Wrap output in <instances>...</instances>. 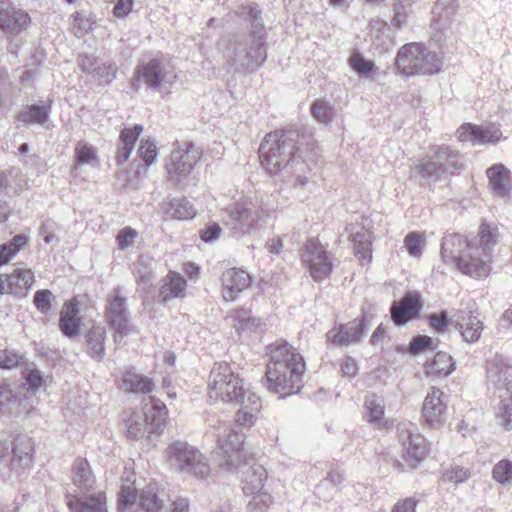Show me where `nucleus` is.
I'll return each instance as SVG.
<instances>
[{
    "instance_id": "obj_1",
    "label": "nucleus",
    "mask_w": 512,
    "mask_h": 512,
    "mask_svg": "<svg viewBox=\"0 0 512 512\" xmlns=\"http://www.w3.org/2000/svg\"><path fill=\"white\" fill-rule=\"evenodd\" d=\"M208 396L212 401L239 405L235 415L237 424L251 427L257 420L261 400L253 391L245 388L243 379L225 361L216 362L210 372Z\"/></svg>"
},
{
    "instance_id": "obj_2",
    "label": "nucleus",
    "mask_w": 512,
    "mask_h": 512,
    "mask_svg": "<svg viewBox=\"0 0 512 512\" xmlns=\"http://www.w3.org/2000/svg\"><path fill=\"white\" fill-rule=\"evenodd\" d=\"M298 134L292 130H276L267 134L259 147L261 166L271 176L295 175L298 185L304 186L308 177L300 174L305 170V164L300 161L299 148L296 147Z\"/></svg>"
},
{
    "instance_id": "obj_3",
    "label": "nucleus",
    "mask_w": 512,
    "mask_h": 512,
    "mask_svg": "<svg viewBox=\"0 0 512 512\" xmlns=\"http://www.w3.org/2000/svg\"><path fill=\"white\" fill-rule=\"evenodd\" d=\"M248 9V15L254 28L253 33L243 41L229 42L223 51L224 58L228 65L235 70L257 67L266 59L260 11L256 6L252 5H250Z\"/></svg>"
},
{
    "instance_id": "obj_4",
    "label": "nucleus",
    "mask_w": 512,
    "mask_h": 512,
    "mask_svg": "<svg viewBox=\"0 0 512 512\" xmlns=\"http://www.w3.org/2000/svg\"><path fill=\"white\" fill-rule=\"evenodd\" d=\"M305 371L302 354H275L267 365V388L280 398L296 394Z\"/></svg>"
},
{
    "instance_id": "obj_5",
    "label": "nucleus",
    "mask_w": 512,
    "mask_h": 512,
    "mask_svg": "<svg viewBox=\"0 0 512 512\" xmlns=\"http://www.w3.org/2000/svg\"><path fill=\"white\" fill-rule=\"evenodd\" d=\"M269 218V209L257 197L240 196L223 209L224 223L236 236L251 235Z\"/></svg>"
},
{
    "instance_id": "obj_6",
    "label": "nucleus",
    "mask_w": 512,
    "mask_h": 512,
    "mask_svg": "<svg viewBox=\"0 0 512 512\" xmlns=\"http://www.w3.org/2000/svg\"><path fill=\"white\" fill-rule=\"evenodd\" d=\"M487 379L499 392L496 421L506 430L512 429V365L503 354H493L487 360Z\"/></svg>"
},
{
    "instance_id": "obj_7",
    "label": "nucleus",
    "mask_w": 512,
    "mask_h": 512,
    "mask_svg": "<svg viewBox=\"0 0 512 512\" xmlns=\"http://www.w3.org/2000/svg\"><path fill=\"white\" fill-rule=\"evenodd\" d=\"M178 80L176 67L170 59L155 58L135 70L132 86L139 90L143 83L152 91L169 95Z\"/></svg>"
},
{
    "instance_id": "obj_8",
    "label": "nucleus",
    "mask_w": 512,
    "mask_h": 512,
    "mask_svg": "<svg viewBox=\"0 0 512 512\" xmlns=\"http://www.w3.org/2000/svg\"><path fill=\"white\" fill-rule=\"evenodd\" d=\"M167 418L166 405L159 399L150 397L140 411L132 412L125 419L127 436L134 440L160 434Z\"/></svg>"
},
{
    "instance_id": "obj_9",
    "label": "nucleus",
    "mask_w": 512,
    "mask_h": 512,
    "mask_svg": "<svg viewBox=\"0 0 512 512\" xmlns=\"http://www.w3.org/2000/svg\"><path fill=\"white\" fill-rule=\"evenodd\" d=\"M442 64V58L421 43L402 46L396 57V67L405 76L435 74L441 70Z\"/></svg>"
},
{
    "instance_id": "obj_10",
    "label": "nucleus",
    "mask_w": 512,
    "mask_h": 512,
    "mask_svg": "<svg viewBox=\"0 0 512 512\" xmlns=\"http://www.w3.org/2000/svg\"><path fill=\"white\" fill-rule=\"evenodd\" d=\"M212 433L217 438V448L222 456L221 466L224 469L233 471L248 462L250 456L244 447L243 433L222 420L212 426Z\"/></svg>"
},
{
    "instance_id": "obj_11",
    "label": "nucleus",
    "mask_w": 512,
    "mask_h": 512,
    "mask_svg": "<svg viewBox=\"0 0 512 512\" xmlns=\"http://www.w3.org/2000/svg\"><path fill=\"white\" fill-rule=\"evenodd\" d=\"M168 465L179 472L198 478H206L210 473L207 458L195 447L184 441H174L165 449Z\"/></svg>"
},
{
    "instance_id": "obj_12",
    "label": "nucleus",
    "mask_w": 512,
    "mask_h": 512,
    "mask_svg": "<svg viewBox=\"0 0 512 512\" xmlns=\"http://www.w3.org/2000/svg\"><path fill=\"white\" fill-rule=\"evenodd\" d=\"M462 166L461 157L457 151L440 145L431 147L427 158L417 161L416 169L424 178L439 180L460 170Z\"/></svg>"
},
{
    "instance_id": "obj_13",
    "label": "nucleus",
    "mask_w": 512,
    "mask_h": 512,
    "mask_svg": "<svg viewBox=\"0 0 512 512\" xmlns=\"http://www.w3.org/2000/svg\"><path fill=\"white\" fill-rule=\"evenodd\" d=\"M34 442L27 435L17 436L5 453L6 462L1 463L0 472L8 478L23 476L33 466Z\"/></svg>"
},
{
    "instance_id": "obj_14",
    "label": "nucleus",
    "mask_w": 512,
    "mask_h": 512,
    "mask_svg": "<svg viewBox=\"0 0 512 512\" xmlns=\"http://www.w3.org/2000/svg\"><path fill=\"white\" fill-rule=\"evenodd\" d=\"M301 261L313 280L321 282L327 279L333 269L329 252L317 239H309L301 251Z\"/></svg>"
},
{
    "instance_id": "obj_15",
    "label": "nucleus",
    "mask_w": 512,
    "mask_h": 512,
    "mask_svg": "<svg viewBox=\"0 0 512 512\" xmlns=\"http://www.w3.org/2000/svg\"><path fill=\"white\" fill-rule=\"evenodd\" d=\"M199 158L200 150L194 144L177 142L166 164L169 180L177 183L186 178Z\"/></svg>"
},
{
    "instance_id": "obj_16",
    "label": "nucleus",
    "mask_w": 512,
    "mask_h": 512,
    "mask_svg": "<svg viewBox=\"0 0 512 512\" xmlns=\"http://www.w3.org/2000/svg\"><path fill=\"white\" fill-rule=\"evenodd\" d=\"M106 317L109 324L115 330L116 341L134 332V328L130 325L128 317L126 298L120 296L118 290H115L114 294L108 297Z\"/></svg>"
},
{
    "instance_id": "obj_17",
    "label": "nucleus",
    "mask_w": 512,
    "mask_h": 512,
    "mask_svg": "<svg viewBox=\"0 0 512 512\" xmlns=\"http://www.w3.org/2000/svg\"><path fill=\"white\" fill-rule=\"evenodd\" d=\"M492 262L490 253L478 251L472 243L462 258H458L457 268L460 272L472 278H485L491 272Z\"/></svg>"
},
{
    "instance_id": "obj_18",
    "label": "nucleus",
    "mask_w": 512,
    "mask_h": 512,
    "mask_svg": "<svg viewBox=\"0 0 512 512\" xmlns=\"http://www.w3.org/2000/svg\"><path fill=\"white\" fill-rule=\"evenodd\" d=\"M398 430L400 431V441L405 460L412 465L424 460L429 453V445L426 439L413 429L406 427V425H402Z\"/></svg>"
},
{
    "instance_id": "obj_19",
    "label": "nucleus",
    "mask_w": 512,
    "mask_h": 512,
    "mask_svg": "<svg viewBox=\"0 0 512 512\" xmlns=\"http://www.w3.org/2000/svg\"><path fill=\"white\" fill-rule=\"evenodd\" d=\"M95 479L86 459L77 458L72 467V483L66 489V498L91 493Z\"/></svg>"
},
{
    "instance_id": "obj_20",
    "label": "nucleus",
    "mask_w": 512,
    "mask_h": 512,
    "mask_svg": "<svg viewBox=\"0 0 512 512\" xmlns=\"http://www.w3.org/2000/svg\"><path fill=\"white\" fill-rule=\"evenodd\" d=\"M447 406L444 402V393L432 387L423 402L422 416L425 423L431 428H437L446 420Z\"/></svg>"
},
{
    "instance_id": "obj_21",
    "label": "nucleus",
    "mask_w": 512,
    "mask_h": 512,
    "mask_svg": "<svg viewBox=\"0 0 512 512\" xmlns=\"http://www.w3.org/2000/svg\"><path fill=\"white\" fill-rule=\"evenodd\" d=\"M422 297L418 291H408L399 302L391 306V319L396 326H402L416 318L422 309Z\"/></svg>"
},
{
    "instance_id": "obj_22",
    "label": "nucleus",
    "mask_w": 512,
    "mask_h": 512,
    "mask_svg": "<svg viewBox=\"0 0 512 512\" xmlns=\"http://www.w3.org/2000/svg\"><path fill=\"white\" fill-rule=\"evenodd\" d=\"M501 130L495 125L463 124L457 130V138L461 142H471L473 145L494 144L500 141Z\"/></svg>"
},
{
    "instance_id": "obj_23",
    "label": "nucleus",
    "mask_w": 512,
    "mask_h": 512,
    "mask_svg": "<svg viewBox=\"0 0 512 512\" xmlns=\"http://www.w3.org/2000/svg\"><path fill=\"white\" fill-rule=\"evenodd\" d=\"M29 15L9 1H0V28L10 34H18L30 25Z\"/></svg>"
},
{
    "instance_id": "obj_24",
    "label": "nucleus",
    "mask_w": 512,
    "mask_h": 512,
    "mask_svg": "<svg viewBox=\"0 0 512 512\" xmlns=\"http://www.w3.org/2000/svg\"><path fill=\"white\" fill-rule=\"evenodd\" d=\"M364 326V319H354L346 324L334 326L327 333V341L337 347L353 344L363 336Z\"/></svg>"
},
{
    "instance_id": "obj_25",
    "label": "nucleus",
    "mask_w": 512,
    "mask_h": 512,
    "mask_svg": "<svg viewBox=\"0 0 512 512\" xmlns=\"http://www.w3.org/2000/svg\"><path fill=\"white\" fill-rule=\"evenodd\" d=\"M222 295L226 301H233L237 295L249 287L251 277L240 268H230L222 274Z\"/></svg>"
},
{
    "instance_id": "obj_26",
    "label": "nucleus",
    "mask_w": 512,
    "mask_h": 512,
    "mask_svg": "<svg viewBox=\"0 0 512 512\" xmlns=\"http://www.w3.org/2000/svg\"><path fill=\"white\" fill-rule=\"evenodd\" d=\"M472 245L467 239L457 233L445 235L441 244V256L446 264L453 266L458 265V258H462L463 254Z\"/></svg>"
},
{
    "instance_id": "obj_27",
    "label": "nucleus",
    "mask_w": 512,
    "mask_h": 512,
    "mask_svg": "<svg viewBox=\"0 0 512 512\" xmlns=\"http://www.w3.org/2000/svg\"><path fill=\"white\" fill-rule=\"evenodd\" d=\"M71 512H107L106 497L103 493H88L66 498Z\"/></svg>"
},
{
    "instance_id": "obj_28",
    "label": "nucleus",
    "mask_w": 512,
    "mask_h": 512,
    "mask_svg": "<svg viewBox=\"0 0 512 512\" xmlns=\"http://www.w3.org/2000/svg\"><path fill=\"white\" fill-rule=\"evenodd\" d=\"M79 313L80 310L76 300L64 303L60 312L59 327L65 336L74 337L79 334L81 323Z\"/></svg>"
},
{
    "instance_id": "obj_29",
    "label": "nucleus",
    "mask_w": 512,
    "mask_h": 512,
    "mask_svg": "<svg viewBox=\"0 0 512 512\" xmlns=\"http://www.w3.org/2000/svg\"><path fill=\"white\" fill-rule=\"evenodd\" d=\"M160 210L165 220H185L196 215V210L186 198L165 199L160 204Z\"/></svg>"
},
{
    "instance_id": "obj_30",
    "label": "nucleus",
    "mask_w": 512,
    "mask_h": 512,
    "mask_svg": "<svg viewBox=\"0 0 512 512\" xmlns=\"http://www.w3.org/2000/svg\"><path fill=\"white\" fill-rule=\"evenodd\" d=\"M168 496L164 489L149 485L140 495V505L145 512H169Z\"/></svg>"
},
{
    "instance_id": "obj_31",
    "label": "nucleus",
    "mask_w": 512,
    "mask_h": 512,
    "mask_svg": "<svg viewBox=\"0 0 512 512\" xmlns=\"http://www.w3.org/2000/svg\"><path fill=\"white\" fill-rule=\"evenodd\" d=\"M489 186L494 195L506 197L511 188L510 171L503 164H494L487 170Z\"/></svg>"
},
{
    "instance_id": "obj_32",
    "label": "nucleus",
    "mask_w": 512,
    "mask_h": 512,
    "mask_svg": "<svg viewBox=\"0 0 512 512\" xmlns=\"http://www.w3.org/2000/svg\"><path fill=\"white\" fill-rule=\"evenodd\" d=\"M53 376L35 367H27L23 372V387L29 394L45 391L51 386Z\"/></svg>"
},
{
    "instance_id": "obj_33",
    "label": "nucleus",
    "mask_w": 512,
    "mask_h": 512,
    "mask_svg": "<svg viewBox=\"0 0 512 512\" xmlns=\"http://www.w3.org/2000/svg\"><path fill=\"white\" fill-rule=\"evenodd\" d=\"M4 276L7 279L8 292L15 295H25L34 283V273L26 267H18L11 274Z\"/></svg>"
},
{
    "instance_id": "obj_34",
    "label": "nucleus",
    "mask_w": 512,
    "mask_h": 512,
    "mask_svg": "<svg viewBox=\"0 0 512 512\" xmlns=\"http://www.w3.org/2000/svg\"><path fill=\"white\" fill-rule=\"evenodd\" d=\"M143 131V126L136 124L132 128H124L119 138V147L116 156L117 165L121 166L129 159L137 138Z\"/></svg>"
},
{
    "instance_id": "obj_35",
    "label": "nucleus",
    "mask_w": 512,
    "mask_h": 512,
    "mask_svg": "<svg viewBox=\"0 0 512 512\" xmlns=\"http://www.w3.org/2000/svg\"><path fill=\"white\" fill-rule=\"evenodd\" d=\"M121 388L128 392L146 394L153 391L154 383L149 377L136 373L132 368L123 374Z\"/></svg>"
},
{
    "instance_id": "obj_36",
    "label": "nucleus",
    "mask_w": 512,
    "mask_h": 512,
    "mask_svg": "<svg viewBox=\"0 0 512 512\" xmlns=\"http://www.w3.org/2000/svg\"><path fill=\"white\" fill-rule=\"evenodd\" d=\"M234 327L239 334H249L252 332H263L266 324L258 317L251 314L250 311L240 310L234 315Z\"/></svg>"
},
{
    "instance_id": "obj_37",
    "label": "nucleus",
    "mask_w": 512,
    "mask_h": 512,
    "mask_svg": "<svg viewBox=\"0 0 512 512\" xmlns=\"http://www.w3.org/2000/svg\"><path fill=\"white\" fill-rule=\"evenodd\" d=\"M186 289L185 279L178 273L170 271L163 279L159 296L163 302L169 299L181 297Z\"/></svg>"
},
{
    "instance_id": "obj_38",
    "label": "nucleus",
    "mask_w": 512,
    "mask_h": 512,
    "mask_svg": "<svg viewBox=\"0 0 512 512\" xmlns=\"http://www.w3.org/2000/svg\"><path fill=\"white\" fill-rule=\"evenodd\" d=\"M267 472L264 467L257 465L246 470L243 478V493L251 494L265 489Z\"/></svg>"
},
{
    "instance_id": "obj_39",
    "label": "nucleus",
    "mask_w": 512,
    "mask_h": 512,
    "mask_svg": "<svg viewBox=\"0 0 512 512\" xmlns=\"http://www.w3.org/2000/svg\"><path fill=\"white\" fill-rule=\"evenodd\" d=\"M366 418L369 423L377 426L378 428L386 425L384 417L385 404L382 397L377 395H370L365 400Z\"/></svg>"
},
{
    "instance_id": "obj_40",
    "label": "nucleus",
    "mask_w": 512,
    "mask_h": 512,
    "mask_svg": "<svg viewBox=\"0 0 512 512\" xmlns=\"http://www.w3.org/2000/svg\"><path fill=\"white\" fill-rule=\"evenodd\" d=\"M425 367L427 374L445 377L454 370L455 361L451 354H434L432 359L426 361Z\"/></svg>"
},
{
    "instance_id": "obj_41",
    "label": "nucleus",
    "mask_w": 512,
    "mask_h": 512,
    "mask_svg": "<svg viewBox=\"0 0 512 512\" xmlns=\"http://www.w3.org/2000/svg\"><path fill=\"white\" fill-rule=\"evenodd\" d=\"M460 313L459 319L462 321L460 331L463 339L468 343L478 341L483 330L482 322L476 316H466L464 311H460Z\"/></svg>"
},
{
    "instance_id": "obj_42",
    "label": "nucleus",
    "mask_w": 512,
    "mask_h": 512,
    "mask_svg": "<svg viewBox=\"0 0 512 512\" xmlns=\"http://www.w3.org/2000/svg\"><path fill=\"white\" fill-rule=\"evenodd\" d=\"M135 499L136 490L134 487V473L130 469L125 468L122 476L121 489L119 492V508L124 511L134 503Z\"/></svg>"
},
{
    "instance_id": "obj_43",
    "label": "nucleus",
    "mask_w": 512,
    "mask_h": 512,
    "mask_svg": "<svg viewBox=\"0 0 512 512\" xmlns=\"http://www.w3.org/2000/svg\"><path fill=\"white\" fill-rule=\"evenodd\" d=\"M50 105H30L22 110L17 119L26 124L44 125L49 118Z\"/></svg>"
},
{
    "instance_id": "obj_44",
    "label": "nucleus",
    "mask_w": 512,
    "mask_h": 512,
    "mask_svg": "<svg viewBox=\"0 0 512 512\" xmlns=\"http://www.w3.org/2000/svg\"><path fill=\"white\" fill-rule=\"evenodd\" d=\"M29 242V237L24 234L14 236L9 242L0 245V267L13 259L18 252Z\"/></svg>"
},
{
    "instance_id": "obj_45",
    "label": "nucleus",
    "mask_w": 512,
    "mask_h": 512,
    "mask_svg": "<svg viewBox=\"0 0 512 512\" xmlns=\"http://www.w3.org/2000/svg\"><path fill=\"white\" fill-rule=\"evenodd\" d=\"M479 240L473 243L478 251L488 252L492 256L495 245L498 241V230L487 223H482L479 231Z\"/></svg>"
},
{
    "instance_id": "obj_46",
    "label": "nucleus",
    "mask_w": 512,
    "mask_h": 512,
    "mask_svg": "<svg viewBox=\"0 0 512 512\" xmlns=\"http://www.w3.org/2000/svg\"><path fill=\"white\" fill-rule=\"evenodd\" d=\"M244 495L248 498V512H265L273 503V497L266 489H262L260 492Z\"/></svg>"
},
{
    "instance_id": "obj_47",
    "label": "nucleus",
    "mask_w": 512,
    "mask_h": 512,
    "mask_svg": "<svg viewBox=\"0 0 512 512\" xmlns=\"http://www.w3.org/2000/svg\"><path fill=\"white\" fill-rule=\"evenodd\" d=\"M313 117L320 123L330 124L337 116L335 107L325 100H316L311 106Z\"/></svg>"
},
{
    "instance_id": "obj_48",
    "label": "nucleus",
    "mask_w": 512,
    "mask_h": 512,
    "mask_svg": "<svg viewBox=\"0 0 512 512\" xmlns=\"http://www.w3.org/2000/svg\"><path fill=\"white\" fill-rule=\"evenodd\" d=\"M75 159L78 165L95 166L98 164L97 149L87 142L80 141L75 147Z\"/></svg>"
},
{
    "instance_id": "obj_49",
    "label": "nucleus",
    "mask_w": 512,
    "mask_h": 512,
    "mask_svg": "<svg viewBox=\"0 0 512 512\" xmlns=\"http://www.w3.org/2000/svg\"><path fill=\"white\" fill-rule=\"evenodd\" d=\"M424 244V234L419 232L408 233L404 240V247L407 249L409 255L415 258H419L422 255Z\"/></svg>"
},
{
    "instance_id": "obj_50",
    "label": "nucleus",
    "mask_w": 512,
    "mask_h": 512,
    "mask_svg": "<svg viewBox=\"0 0 512 512\" xmlns=\"http://www.w3.org/2000/svg\"><path fill=\"white\" fill-rule=\"evenodd\" d=\"M471 476L470 470L460 466H450L442 473L441 479L446 483L458 485L465 482Z\"/></svg>"
},
{
    "instance_id": "obj_51",
    "label": "nucleus",
    "mask_w": 512,
    "mask_h": 512,
    "mask_svg": "<svg viewBox=\"0 0 512 512\" xmlns=\"http://www.w3.org/2000/svg\"><path fill=\"white\" fill-rule=\"evenodd\" d=\"M349 65L356 73L363 76H367L374 68V63L366 60L358 51H355L349 57Z\"/></svg>"
},
{
    "instance_id": "obj_52",
    "label": "nucleus",
    "mask_w": 512,
    "mask_h": 512,
    "mask_svg": "<svg viewBox=\"0 0 512 512\" xmlns=\"http://www.w3.org/2000/svg\"><path fill=\"white\" fill-rule=\"evenodd\" d=\"M493 478L500 484H510L512 481V462L501 460L493 468Z\"/></svg>"
},
{
    "instance_id": "obj_53",
    "label": "nucleus",
    "mask_w": 512,
    "mask_h": 512,
    "mask_svg": "<svg viewBox=\"0 0 512 512\" xmlns=\"http://www.w3.org/2000/svg\"><path fill=\"white\" fill-rule=\"evenodd\" d=\"M93 76L101 82L110 83L116 77V67L109 60L100 61Z\"/></svg>"
},
{
    "instance_id": "obj_54",
    "label": "nucleus",
    "mask_w": 512,
    "mask_h": 512,
    "mask_svg": "<svg viewBox=\"0 0 512 512\" xmlns=\"http://www.w3.org/2000/svg\"><path fill=\"white\" fill-rule=\"evenodd\" d=\"M138 153L147 166L153 164L158 156L156 144L150 139L141 141Z\"/></svg>"
},
{
    "instance_id": "obj_55",
    "label": "nucleus",
    "mask_w": 512,
    "mask_h": 512,
    "mask_svg": "<svg viewBox=\"0 0 512 512\" xmlns=\"http://www.w3.org/2000/svg\"><path fill=\"white\" fill-rule=\"evenodd\" d=\"M105 335V329L101 326L93 327L88 332V343L91 345L93 352H103Z\"/></svg>"
},
{
    "instance_id": "obj_56",
    "label": "nucleus",
    "mask_w": 512,
    "mask_h": 512,
    "mask_svg": "<svg viewBox=\"0 0 512 512\" xmlns=\"http://www.w3.org/2000/svg\"><path fill=\"white\" fill-rule=\"evenodd\" d=\"M137 237L138 232L135 229L131 227H125L121 229L116 236L118 248L121 250H126L132 247Z\"/></svg>"
},
{
    "instance_id": "obj_57",
    "label": "nucleus",
    "mask_w": 512,
    "mask_h": 512,
    "mask_svg": "<svg viewBox=\"0 0 512 512\" xmlns=\"http://www.w3.org/2000/svg\"><path fill=\"white\" fill-rule=\"evenodd\" d=\"M53 294L49 290H38L34 295V304L42 313H48L51 310V301Z\"/></svg>"
},
{
    "instance_id": "obj_58",
    "label": "nucleus",
    "mask_w": 512,
    "mask_h": 512,
    "mask_svg": "<svg viewBox=\"0 0 512 512\" xmlns=\"http://www.w3.org/2000/svg\"><path fill=\"white\" fill-rule=\"evenodd\" d=\"M16 397L17 394L9 383H0V412L14 403Z\"/></svg>"
},
{
    "instance_id": "obj_59",
    "label": "nucleus",
    "mask_w": 512,
    "mask_h": 512,
    "mask_svg": "<svg viewBox=\"0 0 512 512\" xmlns=\"http://www.w3.org/2000/svg\"><path fill=\"white\" fill-rule=\"evenodd\" d=\"M456 9L455 0H438L435 4L434 13L441 19H448Z\"/></svg>"
},
{
    "instance_id": "obj_60",
    "label": "nucleus",
    "mask_w": 512,
    "mask_h": 512,
    "mask_svg": "<svg viewBox=\"0 0 512 512\" xmlns=\"http://www.w3.org/2000/svg\"><path fill=\"white\" fill-rule=\"evenodd\" d=\"M221 231L217 223H212L202 230L200 237L205 243H213L219 239Z\"/></svg>"
},
{
    "instance_id": "obj_61",
    "label": "nucleus",
    "mask_w": 512,
    "mask_h": 512,
    "mask_svg": "<svg viewBox=\"0 0 512 512\" xmlns=\"http://www.w3.org/2000/svg\"><path fill=\"white\" fill-rule=\"evenodd\" d=\"M432 345L433 339L431 337L420 335L412 339L408 352H418L420 349H432Z\"/></svg>"
},
{
    "instance_id": "obj_62",
    "label": "nucleus",
    "mask_w": 512,
    "mask_h": 512,
    "mask_svg": "<svg viewBox=\"0 0 512 512\" xmlns=\"http://www.w3.org/2000/svg\"><path fill=\"white\" fill-rule=\"evenodd\" d=\"M133 0H117L113 12L117 18H125L132 10Z\"/></svg>"
},
{
    "instance_id": "obj_63",
    "label": "nucleus",
    "mask_w": 512,
    "mask_h": 512,
    "mask_svg": "<svg viewBox=\"0 0 512 512\" xmlns=\"http://www.w3.org/2000/svg\"><path fill=\"white\" fill-rule=\"evenodd\" d=\"M497 329L499 333L512 330V308L505 310L498 320Z\"/></svg>"
},
{
    "instance_id": "obj_64",
    "label": "nucleus",
    "mask_w": 512,
    "mask_h": 512,
    "mask_svg": "<svg viewBox=\"0 0 512 512\" xmlns=\"http://www.w3.org/2000/svg\"><path fill=\"white\" fill-rule=\"evenodd\" d=\"M416 501L413 498L399 500L391 512H416Z\"/></svg>"
}]
</instances>
